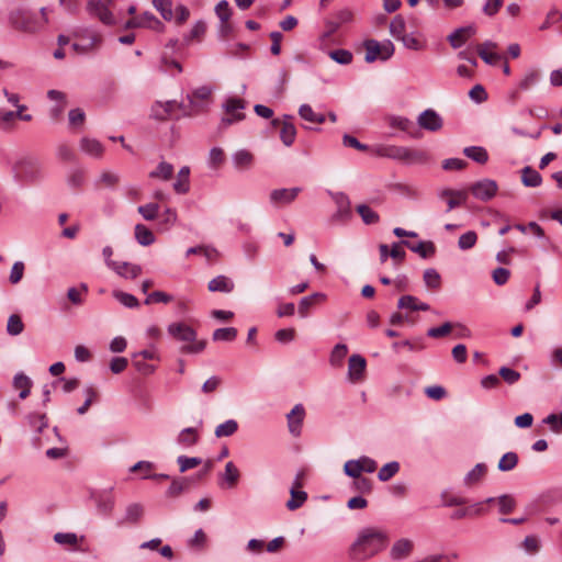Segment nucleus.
<instances>
[{"label":"nucleus","mask_w":562,"mask_h":562,"mask_svg":"<svg viewBox=\"0 0 562 562\" xmlns=\"http://www.w3.org/2000/svg\"><path fill=\"white\" fill-rule=\"evenodd\" d=\"M386 543L387 536L384 531L376 528H364L351 544L350 553L355 560H366L384 550Z\"/></svg>","instance_id":"obj_1"},{"label":"nucleus","mask_w":562,"mask_h":562,"mask_svg":"<svg viewBox=\"0 0 562 562\" xmlns=\"http://www.w3.org/2000/svg\"><path fill=\"white\" fill-rule=\"evenodd\" d=\"M379 155L409 165L425 164L428 160V154L424 150L395 145L382 147Z\"/></svg>","instance_id":"obj_2"},{"label":"nucleus","mask_w":562,"mask_h":562,"mask_svg":"<svg viewBox=\"0 0 562 562\" xmlns=\"http://www.w3.org/2000/svg\"><path fill=\"white\" fill-rule=\"evenodd\" d=\"M213 93V88L210 86H202L194 89L191 93L187 94L186 105L182 106V114L187 116H193L203 112L210 101Z\"/></svg>","instance_id":"obj_3"},{"label":"nucleus","mask_w":562,"mask_h":562,"mask_svg":"<svg viewBox=\"0 0 562 562\" xmlns=\"http://www.w3.org/2000/svg\"><path fill=\"white\" fill-rule=\"evenodd\" d=\"M11 25L21 32L34 34L41 32L44 27L40 23L36 13L26 10H15L9 16Z\"/></svg>","instance_id":"obj_4"},{"label":"nucleus","mask_w":562,"mask_h":562,"mask_svg":"<svg viewBox=\"0 0 562 562\" xmlns=\"http://www.w3.org/2000/svg\"><path fill=\"white\" fill-rule=\"evenodd\" d=\"M363 47L366 49L364 60L367 63H373L378 59L385 61L394 55L395 50L394 44L390 40L383 42L372 38L366 40Z\"/></svg>","instance_id":"obj_5"},{"label":"nucleus","mask_w":562,"mask_h":562,"mask_svg":"<svg viewBox=\"0 0 562 562\" xmlns=\"http://www.w3.org/2000/svg\"><path fill=\"white\" fill-rule=\"evenodd\" d=\"M330 196L336 205V211L331 215L333 223L345 224L352 218L351 202L347 194L344 192L330 193Z\"/></svg>","instance_id":"obj_6"},{"label":"nucleus","mask_w":562,"mask_h":562,"mask_svg":"<svg viewBox=\"0 0 562 562\" xmlns=\"http://www.w3.org/2000/svg\"><path fill=\"white\" fill-rule=\"evenodd\" d=\"M376 462L367 456L358 459L348 460L344 465V472L347 476L358 479L362 472L373 473L376 470Z\"/></svg>","instance_id":"obj_7"},{"label":"nucleus","mask_w":562,"mask_h":562,"mask_svg":"<svg viewBox=\"0 0 562 562\" xmlns=\"http://www.w3.org/2000/svg\"><path fill=\"white\" fill-rule=\"evenodd\" d=\"M223 108L226 112V116L221 120L220 127L226 128L228 125L234 124L244 120L245 114L243 110L245 109V101L238 98H229L223 104Z\"/></svg>","instance_id":"obj_8"},{"label":"nucleus","mask_w":562,"mask_h":562,"mask_svg":"<svg viewBox=\"0 0 562 562\" xmlns=\"http://www.w3.org/2000/svg\"><path fill=\"white\" fill-rule=\"evenodd\" d=\"M90 499L94 502L97 510L103 516H110L115 506L113 488L91 490Z\"/></svg>","instance_id":"obj_9"},{"label":"nucleus","mask_w":562,"mask_h":562,"mask_svg":"<svg viewBox=\"0 0 562 562\" xmlns=\"http://www.w3.org/2000/svg\"><path fill=\"white\" fill-rule=\"evenodd\" d=\"M306 417V409L302 403L295 404L292 409L286 414V426L289 434L299 438L302 435L304 419Z\"/></svg>","instance_id":"obj_10"},{"label":"nucleus","mask_w":562,"mask_h":562,"mask_svg":"<svg viewBox=\"0 0 562 562\" xmlns=\"http://www.w3.org/2000/svg\"><path fill=\"white\" fill-rule=\"evenodd\" d=\"M301 191L302 188L300 187L273 189L269 193V202L276 209L290 205L296 200Z\"/></svg>","instance_id":"obj_11"},{"label":"nucleus","mask_w":562,"mask_h":562,"mask_svg":"<svg viewBox=\"0 0 562 562\" xmlns=\"http://www.w3.org/2000/svg\"><path fill=\"white\" fill-rule=\"evenodd\" d=\"M14 177L21 182L34 181L40 177V168L35 161L21 159L13 167Z\"/></svg>","instance_id":"obj_12"},{"label":"nucleus","mask_w":562,"mask_h":562,"mask_svg":"<svg viewBox=\"0 0 562 562\" xmlns=\"http://www.w3.org/2000/svg\"><path fill=\"white\" fill-rule=\"evenodd\" d=\"M126 29L145 27L156 32H164L165 25L151 12H144L142 15L135 16L125 23Z\"/></svg>","instance_id":"obj_13"},{"label":"nucleus","mask_w":562,"mask_h":562,"mask_svg":"<svg viewBox=\"0 0 562 562\" xmlns=\"http://www.w3.org/2000/svg\"><path fill=\"white\" fill-rule=\"evenodd\" d=\"M498 186L492 179H482L470 187V192L481 201H488L497 193Z\"/></svg>","instance_id":"obj_14"},{"label":"nucleus","mask_w":562,"mask_h":562,"mask_svg":"<svg viewBox=\"0 0 562 562\" xmlns=\"http://www.w3.org/2000/svg\"><path fill=\"white\" fill-rule=\"evenodd\" d=\"M417 124L429 132H437L442 127V117L432 109L423 111L417 117Z\"/></svg>","instance_id":"obj_15"},{"label":"nucleus","mask_w":562,"mask_h":562,"mask_svg":"<svg viewBox=\"0 0 562 562\" xmlns=\"http://www.w3.org/2000/svg\"><path fill=\"white\" fill-rule=\"evenodd\" d=\"M293 116L291 115H284L283 121H280L279 119L272 121L274 126L281 125L280 138L283 145L286 147L292 146L296 138V128L291 122Z\"/></svg>","instance_id":"obj_16"},{"label":"nucleus","mask_w":562,"mask_h":562,"mask_svg":"<svg viewBox=\"0 0 562 562\" xmlns=\"http://www.w3.org/2000/svg\"><path fill=\"white\" fill-rule=\"evenodd\" d=\"M476 34V26L471 24L456 29L451 32L447 40L450 43L451 47L457 49L464 45L468 40Z\"/></svg>","instance_id":"obj_17"},{"label":"nucleus","mask_w":562,"mask_h":562,"mask_svg":"<svg viewBox=\"0 0 562 562\" xmlns=\"http://www.w3.org/2000/svg\"><path fill=\"white\" fill-rule=\"evenodd\" d=\"M87 11L89 14L97 16L102 23L106 25H112L115 23L113 13L100 0H90L87 3Z\"/></svg>","instance_id":"obj_18"},{"label":"nucleus","mask_w":562,"mask_h":562,"mask_svg":"<svg viewBox=\"0 0 562 562\" xmlns=\"http://www.w3.org/2000/svg\"><path fill=\"white\" fill-rule=\"evenodd\" d=\"M167 330L171 337L180 341L193 342L196 339L195 330L184 323H171Z\"/></svg>","instance_id":"obj_19"},{"label":"nucleus","mask_w":562,"mask_h":562,"mask_svg":"<svg viewBox=\"0 0 562 562\" xmlns=\"http://www.w3.org/2000/svg\"><path fill=\"white\" fill-rule=\"evenodd\" d=\"M479 56L486 63L487 65H496L504 57L498 54L497 44L493 41H485L482 44H479L477 47Z\"/></svg>","instance_id":"obj_20"},{"label":"nucleus","mask_w":562,"mask_h":562,"mask_svg":"<svg viewBox=\"0 0 562 562\" xmlns=\"http://www.w3.org/2000/svg\"><path fill=\"white\" fill-rule=\"evenodd\" d=\"M367 367L366 359L360 355H352L348 360V379L356 383L362 380Z\"/></svg>","instance_id":"obj_21"},{"label":"nucleus","mask_w":562,"mask_h":562,"mask_svg":"<svg viewBox=\"0 0 562 562\" xmlns=\"http://www.w3.org/2000/svg\"><path fill=\"white\" fill-rule=\"evenodd\" d=\"M232 162L235 169L245 171L254 166L255 157L247 149H238L232 155Z\"/></svg>","instance_id":"obj_22"},{"label":"nucleus","mask_w":562,"mask_h":562,"mask_svg":"<svg viewBox=\"0 0 562 562\" xmlns=\"http://www.w3.org/2000/svg\"><path fill=\"white\" fill-rule=\"evenodd\" d=\"M413 547L412 540L406 538L398 539L393 543L390 550V557L392 560H403L412 553Z\"/></svg>","instance_id":"obj_23"},{"label":"nucleus","mask_w":562,"mask_h":562,"mask_svg":"<svg viewBox=\"0 0 562 562\" xmlns=\"http://www.w3.org/2000/svg\"><path fill=\"white\" fill-rule=\"evenodd\" d=\"M110 269L125 279H135L142 273V267L130 262H111Z\"/></svg>","instance_id":"obj_24"},{"label":"nucleus","mask_w":562,"mask_h":562,"mask_svg":"<svg viewBox=\"0 0 562 562\" xmlns=\"http://www.w3.org/2000/svg\"><path fill=\"white\" fill-rule=\"evenodd\" d=\"M80 150L93 158H101L104 153L103 145L95 138L82 137L79 144Z\"/></svg>","instance_id":"obj_25"},{"label":"nucleus","mask_w":562,"mask_h":562,"mask_svg":"<svg viewBox=\"0 0 562 562\" xmlns=\"http://www.w3.org/2000/svg\"><path fill=\"white\" fill-rule=\"evenodd\" d=\"M239 471L236 465L229 461L225 464V471L220 476V485L227 488H233L239 480Z\"/></svg>","instance_id":"obj_26"},{"label":"nucleus","mask_w":562,"mask_h":562,"mask_svg":"<svg viewBox=\"0 0 562 562\" xmlns=\"http://www.w3.org/2000/svg\"><path fill=\"white\" fill-rule=\"evenodd\" d=\"M403 46L411 50H424L426 48V40L419 32L406 33L401 41Z\"/></svg>","instance_id":"obj_27"},{"label":"nucleus","mask_w":562,"mask_h":562,"mask_svg":"<svg viewBox=\"0 0 562 562\" xmlns=\"http://www.w3.org/2000/svg\"><path fill=\"white\" fill-rule=\"evenodd\" d=\"M541 79V72L540 70L536 68H529L527 69L524 75L521 76L519 82H518V89L520 91H529L533 87H536Z\"/></svg>","instance_id":"obj_28"},{"label":"nucleus","mask_w":562,"mask_h":562,"mask_svg":"<svg viewBox=\"0 0 562 562\" xmlns=\"http://www.w3.org/2000/svg\"><path fill=\"white\" fill-rule=\"evenodd\" d=\"M401 244L406 246L413 252L418 254L422 258L426 259L432 257L436 252V247L432 241H418L417 244H412L407 240H402Z\"/></svg>","instance_id":"obj_29"},{"label":"nucleus","mask_w":562,"mask_h":562,"mask_svg":"<svg viewBox=\"0 0 562 562\" xmlns=\"http://www.w3.org/2000/svg\"><path fill=\"white\" fill-rule=\"evenodd\" d=\"M487 472V467L485 463L475 464L463 477V484L467 487H472L477 485Z\"/></svg>","instance_id":"obj_30"},{"label":"nucleus","mask_w":562,"mask_h":562,"mask_svg":"<svg viewBox=\"0 0 562 562\" xmlns=\"http://www.w3.org/2000/svg\"><path fill=\"white\" fill-rule=\"evenodd\" d=\"M234 288L233 280L223 274L213 278L207 284V289L211 292L231 293Z\"/></svg>","instance_id":"obj_31"},{"label":"nucleus","mask_w":562,"mask_h":562,"mask_svg":"<svg viewBox=\"0 0 562 562\" xmlns=\"http://www.w3.org/2000/svg\"><path fill=\"white\" fill-rule=\"evenodd\" d=\"M206 33V23L203 20L196 21L191 30L183 35V44L190 45L193 42H201Z\"/></svg>","instance_id":"obj_32"},{"label":"nucleus","mask_w":562,"mask_h":562,"mask_svg":"<svg viewBox=\"0 0 562 562\" xmlns=\"http://www.w3.org/2000/svg\"><path fill=\"white\" fill-rule=\"evenodd\" d=\"M173 190L178 194H186L190 190V168L188 166H183L180 168L177 179L173 182Z\"/></svg>","instance_id":"obj_33"},{"label":"nucleus","mask_w":562,"mask_h":562,"mask_svg":"<svg viewBox=\"0 0 562 562\" xmlns=\"http://www.w3.org/2000/svg\"><path fill=\"white\" fill-rule=\"evenodd\" d=\"M199 441V432L194 427L183 428L177 436V443L183 448L194 446Z\"/></svg>","instance_id":"obj_34"},{"label":"nucleus","mask_w":562,"mask_h":562,"mask_svg":"<svg viewBox=\"0 0 562 562\" xmlns=\"http://www.w3.org/2000/svg\"><path fill=\"white\" fill-rule=\"evenodd\" d=\"M32 384V380L24 373H18L13 378V386L20 390L19 397L21 400H25L30 395Z\"/></svg>","instance_id":"obj_35"},{"label":"nucleus","mask_w":562,"mask_h":562,"mask_svg":"<svg viewBox=\"0 0 562 562\" xmlns=\"http://www.w3.org/2000/svg\"><path fill=\"white\" fill-rule=\"evenodd\" d=\"M521 182L529 188H537L541 184V175L531 167H525L521 171Z\"/></svg>","instance_id":"obj_36"},{"label":"nucleus","mask_w":562,"mask_h":562,"mask_svg":"<svg viewBox=\"0 0 562 562\" xmlns=\"http://www.w3.org/2000/svg\"><path fill=\"white\" fill-rule=\"evenodd\" d=\"M300 483L296 481L294 486L291 488L290 494L291 498L286 502V508L289 510H295L300 508L306 501L307 494L304 491H296L295 486H299Z\"/></svg>","instance_id":"obj_37"},{"label":"nucleus","mask_w":562,"mask_h":562,"mask_svg":"<svg viewBox=\"0 0 562 562\" xmlns=\"http://www.w3.org/2000/svg\"><path fill=\"white\" fill-rule=\"evenodd\" d=\"M135 238L142 246H149L155 243L154 233L143 224L135 225Z\"/></svg>","instance_id":"obj_38"},{"label":"nucleus","mask_w":562,"mask_h":562,"mask_svg":"<svg viewBox=\"0 0 562 562\" xmlns=\"http://www.w3.org/2000/svg\"><path fill=\"white\" fill-rule=\"evenodd\" d=\"M173 175V166L167 161H160L155 170L149 172V177L153 179H159L168 181Z\"/></svg>","instance_id":"obj_39"},{"label":"nucleus","mask_w":562,"mask_h":562,"mask_svg":"<svg viewBox=\"0 0 562 562\" xmlns=\"http://www.w3.org/2000/svg\"><path fill=\"white\" fill-rule=\"evenodd\" d=\"M389 124L393 128L401 130L409 134L411 136H415V134L413 133L414 123L405 116H391L389 119Z\"/></svg>","instance_id":"obj_40"},{"label":"nucleus","mask_w":562,"mask_h":562,"mask_svg":"<svg viewBox=\"0 0 562 562\" xmlns=\"http://www.w3.org/2000/svg\"><path fill=\"white\" fill-rule=\"evenodd\" d=\"M357 212L362 222L367 225L376 224L380 221L379 214L367 204H359L357 206Z\"/></svg>","instance_id":"obj_41"},{"label":"nucleus","mask_w":562,"mask_h":562,"mask_svg":"<svg viewBox=\"0 0 562 562\" xmlns=\"http://www.w3.org/2000/svg\"><path fill=\"white\" fill-rule=\"evenodd\" d=\"M406 22L402 15H395L390 23V34L397 41L406 34Z\"/></svg>","instance_id":"obj_42"},{"label":"nucleus","mask_w":562,"mask_h":562,"mask_svg":"<svg viewBox=\"0 0 562 562\" xmlns=\"http://www.w3.org/2000/svg\"><path fill=\"white\" fill-rule=\"evenodd\" d=\"M238 429V423L235 419H227L220 424L214 431L217 438L233 436Z\"/></svg>","instance_id":"obj_43"},{"label":"nucleus","mask_w":562,"mask_h":562,"mask_svg":"<svg viewBox=\"0 0 562 562\" xmlns=\"http://www.w3.org/2000/svg\"><path fill=\"white\" fill-rule=\"evenodd\" d=\"M464 155L479 164H485L488 159V155L485 148L480 146H470L464 148Z\"/></svg>","instance_id":"obj_44"},{"label":"nucleus","mask_w":562,"mask_h":562,"mask_svg":"<svg viewBox=\"0 0 562 562\" xmlns=\"http://www.w3.org/2000/svg\"><path fill=\"white\" fill-rule=\"evenodd\" d=\"M400 471V463L397 461H391L384 464L378 472V479L381 482L390 481Z\"/></svg>","instance_id":"obj_45"},{"label":"nucleus","mask_w":562,"mask_h":562,"mask_svg":"<svg viewBox=\"0 0 562 562\" xmlns=\"http://www.w3.org/2000/svg\"><path fill=\"white\" fill-rule=\"evenodd\" d=\"M26 418L30 427L37 432H42L48 426L47 417L45 414L31 413L26 416Z\"/></svg>","instance_id":"obj_46"},{"label":"nucleus","mask_w":562,"mask_h":562,"mask_svg":"<svg viewBox=\"0 0 562 562\" xmlns=\"http://www.w3.org/2000/svg\"><path fill=\"white\" fill-rule=\"evenodd\" d=\"M24 330V324L18 314H12L8 318L7 333L10 336H18Z\"/></svg>","instance_id":"obj_47"},{"label":"nucleus","mask_w":562,"mask_h":562,"mask_svg":"<svg viewBox=\"0 0 562 562\" xmlns=\"http://www.w3.org/2000/svg\"><path fill=\"white\" fill-rule=\"evenodd\" d=\"M348 353V347L345 344H337L330 353L329 362L333 367H339Z\"/></svg>","instance_id":"obj_48"},{"label":"nucleus","mask_w":562,"mask_h":562,"mask_svg":"<svg viewBox=\"0 0 562 562\" xmlns=\"http://www.w3.org/2000/svg\"><path fill=\"white\" fill-rule=\"evenodd\" d=\"M423 279L428 289L437 290L440 288L441 278L437 270L432 268L426 269Z\"/></svg>","instance_id":"obj_49"},{"label":"nucleus","mask_w":562,"mask_h":562,"mask_svg":"<svg viewBox=\"0 0 562 562\" xmlns=\"http://www.w3.org/2000/svg\"><path fill=\"white\" fill-rule=\"evenodd\" d=\"M518 463V456L516 452H506L498 462V470L502 472L512 471Z\"/></svg>","instance_id":"obj_50"},{"label":"nucleus","mask_w":562,"mask_h":562,"mask_svg":"<svg viewBox=\"0 0 562 562\" xmlns=\"http://www.w3.org/2000/svg\"><path fill=\"white\" fill-rule=\"evenodd\" d=\"M237 337V329L234 327H224L214 330L213 340L214 341H233Z\"/></svg>","instance_id":"obj_51"},{"label":"nucleus","mask_w":562,"mask_h":562,"mask_svg":"<svg viewBox=\"0 0 562 562\" xmlns=\"http://www.w3.org/2000/svg\"><path fill=\"white\" fill-rule=\"evenodd\" d=\"M112 295L124 306L128 307V308H135V307H138L139 303H138V300L133 295V294H130V293H126V292H123V291H119V290H114L112 292Z\"/></svg>","instance_id":"obj_52"},{"label":"nucleus","mask_w":562,"mask_h":562,"mask_svg":"<svg viewBox=\"0 0 562 562\" xmlns=\"http://www.w3.org/2000/svg\"><path fill=\"white\" fill-rule=\"evenodd\" d=\"M153 5L161 14V16L170 21L173 16L171 0H153Z\"/></svg>","instance_id":"obj_53"},{"label":"nucleus","mask_w":562,"mask_h":562,"mask_svg":"<svg viewBox=\"0 0 562 562\" xmlns=\"http://www.w3.org/2000/svg\"><path fill=\"white\" fill-rule=\"evenodd\" d=\"M83 394L86 395V401L77 409L78 414H80V415H83V414L87 413V411L89 409V407L91 406V404L93 403V401L98 396V392H97V390L92 385L86 386L83 389Z\"/></svg>","instance_id":"obj_54"},{"label":"nucleus","mask_w":562,"mask_h":562,"mask_svg":"<svg viewBox=\"0 0 562 562\" xmlns=\"http://www.w3.org/2000/svg\"><path fill=\"white\" fill-rule=\"evenodd\" d=\"M144 514V507L140 504L133 503L126 507L125 520L128 522H137Z\"/></svg>","instance_id":"obj_55"},{"label":"nucleus","mask_w":562,"mask_h":562,"mask_svg":"<svg viewBox=\"0 0 562 562\" xmlns=\"http://www.w3.org/2000/svg\"><path fill=\"white\" fill-rule=\"evenodd\" d=\"M83 537H80V540H82ZM55 542L61 546H77L79 542V538L74 532H57L54 536Z\"/></svg>","instance_id":"obj_56"},{"label":"nucleus","mask_w":562,"mask_h":562,"mask_svg":"<svg viewBox=\"0 0 562 562\" xmlns=\"http://www.w3.org/2000/svg\"><path fill=\"white\" fill-rule=\"evenodd\" d=\"M477 235L473 231H469L459 237L458 246L461 250H468L475 246Z\"/></svg>","instance_id":"obj_57"},{"label":"nucleus","mask_w":562,"mask_h":562,"mask_svg":"<svg viewBox=\"0 0 562 562\" xmlns=\"http://www.w3.org/2000/svg\"><path fill=\"white\" fill-rule=\"evenodd\" d=\"M353 20V12L348 8H344L336 13V22L334 23L333 29L336 30L344 24L352 23Z\"/></svg>","instance_id":"obj_58"},{"label":"nucleus","mask_w":562,"mask_h":562,"mask_svg":"<svg viewBox=\"0 0 562 562\" xmlns=\"http://www.w3.org/2000/svg\"><path fill=\"white\" fill-rule=\"evenodd\" d=\"M180 472L183 473L190 469H193L202 463V460L196 457L179 456L177 458Z\"/></svg>","instance_id":"obj_59"},{"label":"nucleus","mask_w":562,"mask_h":562,"mask_svg":"<svg viewBox=\"0 0 562 562\" xmlns=\"http://www.w3.org/2000/svg\"><path fill=\"white\" fill-rule=\"evenodd\" d=\"M138 213L146 221H154L159 212V205L157 203H148L145 205H139L137 209Z\"/></svg>","instance_id":"obj_60"},{"label":"nucleus","mask_w":562,"mask_h":562,"mask_svg":"<svg viewBox=\"0 0 562 562\" xmlns=\"http://www.w3.org/2000/svg\"><path fill=\"white\" fill-rule=\"evenodd\" d=\"M329 57L339 65H349L352 61L351 52L342 48L329 52Z\"/></svg>","instance_id":"obj_61"},{"label":"nucleus","mask_w":562,"mask_h":562,"mask_svg":"<svg viewBox=\"0 0 562 562\" xmlns=\"http://www.w3.org/2000/svg\"><path fill=\"white\" fill-rule=\"evenodd\" d=\"M225 160L224 150L220 147L211 148L209 153V165L211 168H218Z\"/></svg>","instance_id":"obj_62"},{"label":"nucleus","mask_w":562,"mask_h":562,"mask_svg":"<svg viewBox=\"0 0 562 562\" xmlns=\"http://www.w3.org/2000/svg\"><path fill=\"white\" fill-rule=\"evenodd\" d=\"M497 504L499 507V513L505 515L514 510L516 506V501L513 496L505 494L497 497Z\"/></svg>","instance_id":"obj_63"},{"label":"nucleus","mask_w":562,"mask_h":562,"mask_svg":"<svg viewBox=\"0 0 562 562\" xmlns=\"http://www.w3.org/2000/svg\"><path fill=\"white\" fill-rule=\"evenodd\" d=\"M544 424L550 425L553 432L562 430V412L560 414H550L543 419Z\"/></svg>","instance_id":"obj_64"}]
</instances>
